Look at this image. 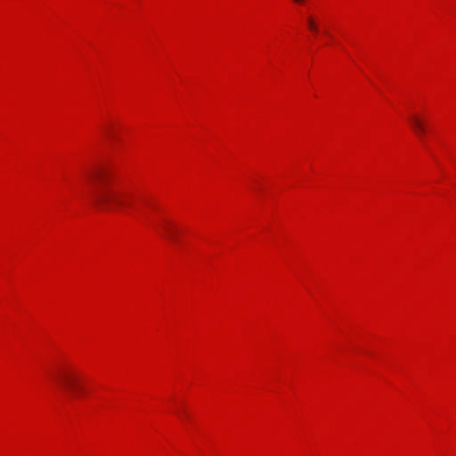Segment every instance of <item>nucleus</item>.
I'll return each instance as SVG.
<instances>
[{
    "label": "nucleus",
    "mask_w": 456,
    "mask_h": 456,
    "mask_svg": "<svg viewBox=\"0 0 456 456\" xmlns=\"http://www.w3.org/2000/svg\"><path fill=\"white\" fill-rule=\"evenodd\" d=\"M90 183L94 186L97 195L95 204L102 210H114L118 208L138 209L131 197L122 191H114L110 188L114 175L108 167H97L86 174Z\"/></svg>",
    "instance_id": "1"
},
{
    "label": "nucleus",
    "mask_w": 456,
    "mask_h": 456,
    "mask_svg": "<svg viewBox=\"0 0 456 456\" xmlns=\"http://www.w3.org/2000/svg\"><path fill=\"white\" fill-rule=\"evenodd\" d=\"M56 380L70 398L82 391L79 378L73 370H62L57 375Z\"/></svg>",
    "instance_id": "2"
},
{
    "label": "nucleus",
    "mask_w": 456,
    "mask_h": 456,
    "mask_svg": "<svg viewBox=\"0 0 456 456\" xmlns=\"http://www.w3.org/2000/svg\"><path fill=\"white\" fill-rule=\"evenodd\" d=\"M409 123L416 135L423 139L427 131L424 122L417 116H411L409 118Z\"/></svg>",
    "instance_id": "3"
},
{
    "label": "nucleus",
    "mask_w": 456,
    "mask_h": 456,
    "mask_svg": "<svg viewBox=\"0 0 456 456\" xmlns=\"http://www.w3.org/2000/svg\"><path fill=\"white\" fill-rule=\"evenodd\" d=\"M307 24H308V28L311 31H313L314 33H316L318 31L317 24L315 23L313 17H309L307 19Z\"/></svg>",
    "instance_id": "4"
},
{
    "label": "nucleus",
    "mask_w": 456,
    "mask_h": 456,
    "mask_svg": "<svg viewBox=\"0 0 456 456\" xmlns=\"http://www.w3.org/2000/svg\"><path fill=\"white\" fill-rule=\"evenodd\" d=\"M145 206L146 207H151V202L149 200H145Z\"/></svg>",
    "instance_id": "5"
},
{
    "label": "nucleus",
    "mask_w": 456,
    "mask_h": 456,
    "mask_svg": "<svg viewBox=\"0 0 456 456\" xmlns=\"http://www.w3.org/2000/svg\"><path fill=\"white\" fill-rule=\"evenodd\" d=\"M166 238L171 240L175 239L173 235H167Z\"/></svg>",
    "instance_id": "6"
}]
</instances>
